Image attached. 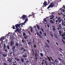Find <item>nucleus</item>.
<instances>
[{"label":"nucleus","instance_id":"1","mask_svg":"<svg viewBox=\"0 0 65 65\" xmlns=\"http://www.w3.org/2000/svg\"><path fill=\"white\" fill-rule=\"evenodd\" d=\"M55 5H56V3L54 2H52L48 7L47 8V9H49L50 7H51V8H53V7H54L55 6Z\"/></svg>","mask_w":65,"mask_h":65},{"label":"nucleus","instance_id":"2","mask_svg":"<svg viewBox=\"0 0 65 65\" xmlns=\"http://www.w3.org/2000/svg\"><path fill=\"white\" fill-rule=\"evenodd\" d=\"M50 3V1L49 0H48V2L47 3V2L46 1H45L43 4V5L42 6L43 7V8L44 7H46L47 5L49 4Z\"/></svg>","mask_w":65,"mask_h":65},{"label":"nucleus","instance_id":"3","mask_svg":"<svg viewBox=\"0 0 65 65\" xmlns=\"http://www.w3.org/2000/svg\"><path fill=\"white\" fill-rule=\"evenodd\" d=\"M22 25V24L21 23L19 24H17L15 25V26L16 27V29H17V31H19V28H19V27H20V25Z\"/></svg>","mask_w":65,"mask_h":65},{"label":"nucleus","instance_id":"4","mask_svg":"<svg viewBox=\"0 0 65 65\" xmlns=\"http://www.w3.org/2000/svg\"><path fill=\"white\" fill-rule=\"evenodd\" d=\"M44 65H48V64L47 63V62H46V60H45L44 59H43V60L42 63V65H44Z\"/></svg>","mask_w":65,"mask_h":65},{"label":"nucleus","instance_id":"5","mask_svg":"<svg viewBox=\"0 0 65 65\" xmlns=\"http://www.w3.org/2000/svg\"><path fill=\"white\" fill-rule=\"evenodd\" d=\"M6 44L5 43L4 45V48H3V51H4L5 52H8V51L7 50V48H6Z\"/></svg>","mask_w":65,"mask_h":65},{"label":"nucleus","instance_id":"6","mask_svg":"<svg viewBox=\"0 0 65 65\" xmlns=\"http://www.w3.org/2000/svg\"><path fill=\"white\" fill-rule=\"evenodd\" d=\"M47 58L48 59L49 61L50 62V64H49V65H52V64L53 65H55V63L52 62L51 60V59H50V58L48 57V56H47Z\"/></svg>","mask_w":65,"mask_h":65},{"label":"nucleus","instance_id":"7","mask_svg":"<svg viewBox=\"0 0 65 65\" xmlns=\"http://www.w3.org/2000/svg\"><path fill=\"white\" fill-rule=\"evenodd\" d=\"M26 17H27V16H26V15H23L21 18L23 19V20H25V19H26Z\"/></svg>","mask_w":65,"mask_h":65},{"label":"nucleus","instance_id":"8","mask_svg":"<svg viewBox=\"0 0 65 65\" xmlns=\"http://www.w3.org/2000/svg\"><path fill=\"white\" fill-rule=\"evenodd\" d=\"M57 20L59 22V23H61L62 21V19H61V18L60 17H58Z\"/></svg>","mask_w":65,"mask_h":65},{"label":"nucleus","instance_id":"9","mask_svg":"<svg viewBox=\"0 0 65 65\" xmlns=\"http://www.w3.org/2000/svg\"><path fill=\"white\" fill-rule=\"evenodd\" d=\"M37 35H38V36H39V37H40V38H42V36H41V35L39 33V32H37Z\"/></svg>","mask_w":65,"mask_h":65},{"label":"nucleus","instance_id":"10","mask_svg":"<svg viewBox=\"0 0 65 65\" xmlns=\"http://www.w3.org/2000/svg\"><path fill=\"white\" fill-rule=\"evenodd\" d=\"M4 39V37H2L0 39V41H2Z\"/></svg>","mask_w":65,"mask_h":65},{"label":"nucleus","instance_id":"11","mask_svg":"<svg viewBox=\"0 0 65 65\" xmlns=\"http://www.w3.org/2000/svg\"><path fill=\"white\" fill-rule=\"evenodd\" d=\"M35 57H37V56H38L37 52H35Z\"/></svg>","mask_w":65,"mask_h":65},{"label":"nucleus","instance_id":"12","mask_svg":"<svg viewBox=\"0 0 65 65\" xmlns=\"http://www.w3.org/2000/svg\"><path fill=\"white\" fill-rule=\"evenodd\" d=\"M14 46H19V43L18 42H16Z\"/></svg>","mask_w":65,"mask_h":65},{"label":"nucleus","instance_id":"13","mask_svg":"<svg viewBox=\"0 0 65 65\" xmlns=\"http://www.w3.org/2000/svg\"><path fill=\"white\" fill-rule=\"evenodd\" d=\"M32 15H33V18H34V15H35L34 14H33L32 15L30 14L28 16V17H29V18H30V17H31V16H32Z\"/></svg>","mask_w":65,"mask_h":65},{"label":"nucleus","instance_id":"14","mask_svg":"<svg viewBox=\"0 0 65 65\" xmlns=\"http://www.w3.org/2000/svg\"><path fill=\"white\" fill-rule=\"evenodd\" d=\"M54 35L56 38V39H58V36H57V35H56L55 33H54Z\"/></svg>","mask_w":65,"mask_h":65},{"label":"nucleus","instance_id":"15","mask_svg":"<svg viewBox=\"0 0 65 65\" xmlns=\"http://www.w3.org/2000/svg\"><path fill=\"white\" fill-rule=\"evenodd\" d=\"M36 25L38 29H40V27H39V25H38V24H37Z\"/></svg>","mask_w":65,"mask_h":65},{"label":"nucleus","instance_id":"16","mask_svg":"<svg viewBox=\"0 0 65 65\" xmlns=\"http://www.w3.org/2000/svg\"><path fill=\"white\" fill-rule=\"evenodd\" d=\"M24 38L26 40V39H28V36H24Z\"/></svg>","mask_w":65,"mask_h":65},{"label":"nucleus","instance_id":"17","mask_svg":"<svg viewBox=\"0 0 65 65\" xmlns=\"http://www.w3.org/2000/svg\"><path fill=\"white\" fill-rule=\"evenodd\" d=\"M26 21H25L24 22V23H22L21 24V26H23V25H25V23H26Z\"/></svg>","mask_w":65,"mask_h":65},{"label":"nucleus","instance_id":"18","mask_svg":"<svg viewBox=\"0 0 65 65\" xmlns=\"http://www.w3.org/2000/svg\"><path fill=\"white\" fill-rule=\"evenodd\" d=\"M10 45L11 46H12L13 45V42L11 41Z\"/></svg>","mask_w":65,"mask_h":65},{"label":"nucleus","instance_id":"19","mask_svg":"<svg viewBox=\"0 0 65 65\" xmlns=\"http://www.w3.org/2000/svg\"><path fill=\"white\" fill-rule=\"evenodd\" d=\"M43 21L47 23V20H46V18H44L43 19Z\"/></svg>","mask_w":65,"mask_h":65},{"label":"nucleus","instance_id":"20","mask_svg":"<svg viewBox=\"0 0 65 65\" xmlns=\"http://www.w3.org/2000/svg\"><path fill=\"white\" fill-rule=\"evenodd\" d=\"M32 55H33V56H34V55H35V52L34 51H33V49H32Z\"/></svg>","mask_w":65,"mask_h":65},{"label":"nucleus","instance_id":"21","mask_svg":"<svg viewBox=\"0 0 65 65\" xmlns=\"http://www.w3.org/2000/svg\"><path fill=\"white\" fill-rule=\"evenodd\" d=\"M7 56V54H6L5 55L4 54H3V57H6Z\"/></svg>","mask_w":65,"mask_h":65},{"label":"nucleus","instance_id":"22","mask_svg":"<svg viewBox=\"0 0 65 65\" xmlns=\"http://www.w3.org/2000/svg\"><path fill=\"white\" fill-rule=\"evenodd\" d=\"M59 27L60 28V29H62V26H61V24H60L59 25Z\"/></svg>","mask_w":65,"mask_h":65},{"label":"nucleus","instance_id":"23","mask_svg":"<svg viewBox=\"0 0 65 65\" xmlns=\"http://www.w3.org/2000/svg\"><path fill=\"white\" fill-rule=\"evenodd\" d=\"M7 48L8 50H9L10 48L9 47V45H7Z\"/></svg>","mask_w":65,"mask_h":65},{"label":"nucleus","instance_id":"24","mask_svg":"<svg viewBox=\"0 0 65 65\" xmlns=\"http://www.w3.org/2000/svg\"><path fill=\"white\" fill-rule=\"evenodd\" d=\"M11 36V34H10V32H9L7 34V36Z\"/></svg>","mask_w":65,"mask_h":65},{"label":"nucleus","instance_id":"25","mask_svg":"<svg viewBox=\"0 0 65 65\" xmlns=\"http://www.w3.org/2000/svg\"><path fill=\"white\" fill-rule=\"evenodd\" d=\"M58 60L60 61H62V59H61L59 58H58Z\"/></svg>","mask_w":65,"mask_h":65},{"label":"nucleus","instance_id":"26","mask_svg":"<svg viewBox=\"0 0 65 65\" xmlns=\"http://www.w3.org/2000/svg\"><path fill=\"white\" fill-rule=\"evenodd\" d=\"M50 22L51 23H53V24H54V21H52V20H51V21H50Z\"/></svg>","mask_w":65,"mask_h":65},{"label":"nucleus","instance_id":"27","mask_svg":"<svg viewBox=\"0 0 65 65\" xmlns=\"http://www.w3.org/2000/svg\"><path fill=\"white\" fill-rule=\"evenodd\" d=\"M62 37H64V36H65V33H64L62 34Z\"/></svg>","mask_w":65,"mask_h":65},{"label":"nucleus","instance_id":"28","mask_svg":"<svg viewBox=\"0 0 65 65\" xmlns=\"http://www.w3.org/2000/svg\"><path fill=\"white\" fill-rule=\"evenodd\" d=\"M40 55L41 56V57L43 56V54H42V53H40Z\"/></svg>","mask_w":65,"mask_h":65},{"label":"nucleus","instance_id":"29","mask_svg":"<svg viewBox=\"0 0 65 65\" xmlns=\"http://www.w3.org/2000/svg\"><path fill=\"white\" fill-rule=\"evenodd\" d=\"M46 46L47 47H50V46L48 45V44H46Z\"/></svg>","mask_w":65,"mask_h":65},{"label":"nucleus","instance_id":"30","mask_svg":"<svg viewBox=\"0 0 65 65\" xmlns=\"http://www.w3.org/2000/svg\"><path fill=\"white\" fill-rule=\"evenodd\" d=\"M21 60L22 62H24V59L21 58Z\"/></svg>","mask_w":65,"mask_h":65},{"label":"nucleus","instance_id":"31","mask_svg":"<svg viewBox=\"0 0 65 65\" xmlns=\"http://www.w3.org/2000/svg\"><path fill=\"white\" fill-rule=\"evenodd\" d=\"M22 42H23L24 43H25V40H22Z\"/></svg>","mask_w":65,"mask_h":65},{"label":"nucleus","instance_id":"32","mask_svg":"<svg viewBox=\"0 0 65 65\" xmlns=\"http://www.w3.org/2000/svg\"><path fill=\"white\" fill-rule=\"evenodd\" d=\"M26 35V34L25 32H23V36H25V35Z\"/></svg>","mask_w":65,"mask_h":65},{"label":"nucleus","instance_id":"33","mask_svg":"<svg viewBox=\"0 0 65 65\" xmlns=\"http://www.w3.org/2000/svg\"><path fill=\"white\" fill-rule=\"evenodd\" d=\"M13 27H12V28H13V29H15V26H14L13 25Z\"/></svg>","mask_w":65,"mask_h":65},{"label":"nucleus","instance_id":"34","mask_svg":"<svg viewBox=\"0 0 65 65\" xmlns=\"http://www.w3.org/2000/svg\"><path fill=\"white\" fill-rule=\"evenodd\" d=\"M59 33L60 35H61V31L59 30Z\"/></svg>","mask_w":65,"mask_h":65},{"label":"nucleus","instance_id":"35","mask_svg":"<svg viewBox=\"0 0 65 65\" xmlns=\"http://www.w3.org/2000/svg\"><path fill=\"white\" fill-rule=\"evenodd\" d=\"M15 46H13V47L12 48V49H13V50H14V48H15Z\"/></svg>","mask_w":65,"mask_h":65},{"label":"nucleus","instance_id":"36","mask_svg":"<svg viewBox=\"0 0 65 65\" xmlns=\"http://www.w3.org/2000/svg\"><path fill=\"white\" fill-rule=\"evenodd\" d=\"M41 30L43 32H44V30H43V28H41Z\"/></svg>","mask_w":65,"mask_h":65},{"label":"nucleus","instance_id":"37","mask_svg":"<svg viewBox=\"0 0 65 65\" xmlns=\"http://www.w3.org/2000/svg\"><path fill=\"white\" fill-rule=\"evenodd\" d=\"M53 30L54 31H55V27H54L53 28Z\"/></svg>","mask_w":65,"mask_h":65},{"label":"nucleus","instance_id":"38","mask_svg":"<svg viewBox=\"0 0 65 65\" xmlns=\"http://www.w3.org/2000/svg\"><path fill=\"white\" fill-rule=\"evenodd\" d=\"M23 57H27V55H23Z\"/></svg>","mask_w":65,"mask_h":65},{"label":"nucleus","instance_id":"39","mask_svg":"<svg viewBox=\"0 0 65 65\" xmlns=\"http://www.w3.org/2000/svg\"><path fill=\"white\" fill-rule=\"evenodd\" d=\"M12 53H13V52L12 51V52H10V53H9V54H10V55H11Z\"/></svg>","mask_w":65,"mask_h":65},{"label":"nucleus","instance_id":"40","mask_svg":"<svg viewBox=\"0 0 65 65\" xmlns=\"http://www.w3.org/2000/svg\"><path fill=\"white\" fill-rule=\"evenodd\" d=\"M25 21L27 22L28 21V17H27V19L25 20Z\"/></svg>","mask_w":65,"mask_h":65},{"label":"nucleus","instance_id":"41","mask_svg":"<svg viewBox=\"0 0 65 65\" xmlns=\"http://www.w3.org/2000/svg\"><path fill=\"white\" fill-rule=\"evenodd\" d=\"M51 36H52V37H54V36H53V35H52V34H51Z\"/></svg>","mask_w":65,"mask_h":65},{"label":"nucleus","instance_id":"42","mask_svg":"<svg viewBox=\"0 0 65 65\" xmlns=\"http://www.w3.org/2000/svg\"><path fill=\"white\" fill-rule=\"evenodd\" d=\"M26 63H29V61H28V60H27L26 61Z\"/></svg>","mask_w":65,"mask_h":65},{"label":"nucleus","instance_id":"43","mask_svg":"<svg viewBox=\"0 0 65 65\" xmlns=\"http://www.w3.org/2000/svg\"><path fill=\"white\" fill-rule=\"evenodd\" d=\"M39 33L41 35L42 34V32L41 31H40L39 32Z\"/></svg>","mask_w":65,"mask_h":65},{"label":"nucleus","instance_id":"44","mask_svg":"<svg viewBox=\"0 0 65 65\" xmlns=\"http://www.w3.org/2000/svg\"><path fill=\"white\" fill-rule=\"evenodd\" d=\"M51 17H52V18H54V16L53 15H52L51 16Z\"/></svg>","mask_w":65,"mask_h":65},{"label":"nucleus","instance_id":"45","mask_svg":"<svg viewBox=\"0 0 65 65\" xmlns=\"http://www.w3.org/2000/svg\"><path fill=\"white\" fill-rule=\"evenodd\" d=\"M54 61H55V62H56V63H57V60L56 59H55Z\"/></svg>","mask_w":65,"mask_h":65},{"label":"nucleus","instance_id":"46","mask_svg":"<svg viewBox=\"0 0 65 65\" xmlns=\"http://www.w3.org/2000/svg\"><path fill=\"white\" fill-rule=\"evenodd\" d=\"M47 41L48 42V43H50V41H49L48 40H47Z\"/></svg>","mask_w":65,"mask_h":65},{"label":"nucleus","instance_id":"47","mask_svg":"<svg viewBox=\"0 0 65 65\" xmlns=\"http://www.w3.org/2000/svg\"><path fill=\"white\" fill-rule=\"evenodd\" d=\"M26 41L27 42H29V41H29V40H28L27 39L26 40Z\"/></svg>","mask_w":65,"mask_h":65},{"label":"nucleus","instance_id":"48","mask_svg":"<svg viewBox=\"0 0 65 65\" xmlns=\"http://www.w3.org/2000/svg\"><path fill=\"white\" fill-rule=\"evenodd\" d=\"M15 29L16 30H15V32H17V31H19V30H17V29H16V28H15Z\"/></svg>","mask_w":65,"mask_h":65},{"label":"nucleus","instance_id":"49","mask_svg":"<svg viewBox=\"0 0 65 65\" xmlns=\"http://www.w3.org/2000/svg\"><path fill=\"white\" fill-rule=\"evenodd\" d=\"M44 34L45 35V36H46V33H44Z\"/></svg>","mask_w":65,"mask_h":65},{"label":"nucleus","instance_id":"50","mask_svg":"<svg viewBox=\"0 0 65 65\" xmlns=\"http://www.w3.org/2000/svg\"><path fill=\"white\" fill-rule=\"evenodd\" d=\"M7 61H8V62H11L10 61V60L9 59H7Z\"/></svg>","mask_w":65,"mask_h":65},{"label":"nucleus","instance_id":"51","mask_svg":"<svg viewBox=\"0 0 65 65\" xmlns=\"http://www.w3.org/2000/svg\"><path fill=\"white\" fill-rule=\"evenodd\" d=\"M47 27H48V28H49L50 27V25H49L48 24H47Z\"/></svg>","mask_w":65,"mask_h":65},{"label":"nucleus","instance_id":"52","mask_svg":"<svg viewBox=\"0 0 65 65\" xmlns=\"http://www.w3.org/2000/svg\"><path fill=\"white\" fill-rule=\"evenodd\" d=\"M28 33L29 34V35H32L31 34V33H30V31H28Z\"/></svg>","mask_w":65,"mask_h":65},{"label":"nucleus","instance_id":"53","mask_svg":"<svg viewBox=\"0 0 65 65\" xmlns=\"http://www.w3.org/2000/svg\"><path fill=\"white\" fill-rule=\"evenodd\" d=\"M53 19V18H52V17H51V16L50 18V19Z\"/></svg>","mask_w":65,"mask_h":65},{"label":"nucleus","instance_id":"54","mask_svg":"<svg viewBox=\"0 0 65 65\" xmlns=\"http://www.w3.org/2000/svg\"><path fill=\"white\" fill-rule=\"evenodd\" d=\"M30 30V31H32L33 30V29L32 28H31Z\"/></svg>","mask_w":65,"mask_h":65},{"label":"nucleus","instance_id":"55","mask_svg":"<svg viewBox=\"0 0 65 65\" xmlns=\"http://www.w3.org/2000/svg\"><path fill=\"white\" fill-rule=\"evenodd\" d=\"M34 46L35 47V48H36V45H35Z\"/></svg>","mask_w":65,"mask_h":65},{"label":"nucleus","instance_id":"56","mask_svg":"<svg viewBox=\"0 0 65 65\" xmlns=\"http://www.w3.org/2000/svg\"><path fill=\"white\" fill-rule=\"evenodd\" d=\"M57 30H59V29H60V27H58L57 28Z\"/></svg>","mask_w":65,"mask_h":65},{"label":"nucleus","instance_id":"57","mask_svg":"<svg viewBox=\"0 0 65 65\" xmlns=\"http://www.w3.org/2000/svg\"><path fill=\"white\" fill-rule=\"evenodd\" d=\"M59 49L60 51H62V49L61 48H59Z\"/></svg>","mask_w":65,"mask_h":65},{"label":"nucleus","instance_id":"58","mask_svg":"<svg viewBox=\"0 0 65 65\" xmlns=\"http://www.w3.org/2000/svg\"><path fill=\"white\" fill-rule=\"evenodd\" d=\"M56 44H57V45L58 46V45H59V44H58V43H56Z\"/></svg>","mask_w":65,"mask_h":65},{"label":"nucleus","instance_id":"59","mask_svg":"<svg viewBox=\"0 0 65 65\" xmlns=\"http://www.w3.org/2000/svg\"><path fill=\"white\" fill-rule=\"evenodd\" d=\"M28 44H31V42H28Z\"/></svg>","mask_w":65,"mask_h":65},{"label":"nucleus","instance_id":"60","mask_svg":"<svg viewBox=\"0 0 65 65\" xmlns=\"http://www.w3.org/2000/svg\"><path fill=\"white\" fill-rule=\"evenodd\" d=\"M63 39H65V37H63Z\"/></svg>","mask_w":65,"mask_h":65},{"label":"nucleus","instance_id":"61","mask_svg":"<svg viewBox=\"0 0 65 65\" xmlns=\"http://www.w3.org/2000/svg\"><path fill=\"white\" fill-rule=\"evenodd\" d=\"M45 60H47V58H46V57H45Z\"/></svg>","mask_w":65,"mask_h":65},{"label":"nucleus","instance_id":"62","mask_svg":"<svg viewBox=\"0 0 65 65\" xmlns=\"http://www.w3.org/2000/svg\"><path fill=\"white\" fill-rule=\"evenodd\" d=\"M58 20H56V23H58Z\"/></svg>","mask_w":65,"mask_h":65},{"label":"nucleus","instance_id":"63","mask_svg":"<svg viewBox=\"0 0 65 65\" xmlns=\"http://www.w3.org/2000/svg\"><path fill=\"white\" fill-rule=\"evenodd\" d=\"M58 1V2H60V1H61V0H57Z\"/></svg>","mask_w":65,"mask_h":65},{"label":"nucleus","instance_id":"64","mask_svg":"<svg viewBox=\"0 0 65 65\" xmlns=\"http://www.w3.org/2000/svg\"><path fill=\"white\" fill-rule=\"evenodd\" d=\"M63 25L64 26H65V24H64V23H63Z\"/></svg>","mask_w":65,"mask_h":65}]
</instances>
